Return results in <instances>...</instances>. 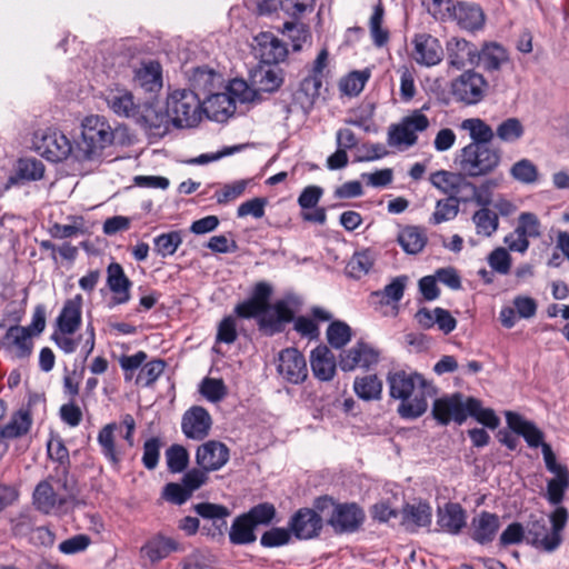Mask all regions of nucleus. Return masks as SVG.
Instances as JSON below:
<instances>
[{
    "mask_svg": "<svg viewBox=\"0 0 569 569\" xmlns=\"http://www.w3.org/2000/svg\"><path fill=\"white\" fill-rule=\"evenodd\" d=\"M248 8L257 11L259 14H268L281 8L286 12L301 13L306 10V4L298 0H244Z\"/></svg>",
    "mask_w": 569,
    "mask_h": 569,
    "instance_id": "34",
    "label": "nucleus"
},
{
    "mask_svg": "<svg viewBox=\"0 0 569 569\" xmlns=\"http://www.w3.org/2000/svg\"><path fill=\"white\" fill-rule=\"evenodd\" d=\"M569 487V473L562 472L556 475L555 478L550 479L547 485V500L553 505L559 507L558 505L562 501L565 491Z\"/></svg>",
    "mask_w": 569,
    "mask_h": 569,
    "instance_id": "57",
    "label": "nucleus"
},
{
    "mask_svg": "<svg viewBox=\"0 0 569 569\" xmlns=\"http://www.w3.org/2000/svg\"><path fill=\"white\" fill-rule=\"evenodd\" d=\"M502 159L499 148L491 144L468 143L456 157V164L467 178L486 177L495 172Z\"/></svg>",
    "mask_w": 569,
    "mask_h": 569,
    "instance_id": "3",
    "label": "nucleus"
},
{
    "mask_svg": "<svg viewBox=\"0 0 569 569\" xmlns=\"http://www.w3.org/2000/svg\"><path fill=\"white\" fill-rule=\"evenodd\" d=\"M113 142V131L103 117L89 116L82 122L81 138L76 141V161H98Z\"/></svg>",
    "mask_w": 569,
    "mask_h": 569,
    "instance_id": "2",
    "label": "nucleus"
},
{
    "mask_svg": "<svg viewBox=\"0 0 569 569\" xmlns=\"http://www.w3.org/2000/svg\"><path fill=\"white\" fill-rule=\"evenodd\" d=\"M465 178L466 177L461 174V171L459 173H455L446 170H439L430 176V182L445 194H450L458 190L465 181Z\"/></svg>",
    "mask_w": 569,
    "mask_h": 569,
    "instance_id": "47",
    "label": "nucleus"
},
{
    "mask_svg": "<svg viewBox=\"0 0 569 569\" xmlns=\"http://www.w3.org/2000/svg\"><path fill=\"white\" fill-rule=\"evenodd\" d=\"M525 133V128L519 119L508 118L503 120L495 130V136L506 143L517 142Z\"/></svg>",
    "mask_w": 569,
    "mask_h": 569,
    "instance_id": "52",
    "label": "nucleus"
},
{
    "mask_svg": "<svg viewBox=\"0 0 569 569\" xmlns=\"http://www.w3.org/2000/svg\"><path fill=\"white\" fill-rule=\"evenodd\" d=\"M164 367V361L160 359L147 362L140 369L136 382L146 387L151 386L163 372Z\"/></svg>",
    "mask_w": 569,
    "mask_h": 569,
    "instance_id": "63",
    "label": "nucleus"
},
{
    "mask_svg": "<svg viewBox=\"0 0 569 569\" xmlns=\"http://www.w3.org/2000/svg\"><path fill=\"white\" fill-rule=\"evenodd\" d=\"M327 339L332 348L341 349L351 340V328L343 321H333L327 329Z\"/></svg>",
    "mask_w": 569,
    "mask_h": 569,
    "instance_id": "56",
    "label": "nucleus"
},
{
    "mask_svg": "<svg viewBox=\"0 0 569 569\" xmlns=\"http://www.w3.org/2000/svg\"><path fill=\"white\" fill-rule=\"evenodd\" d=\"M486 89V79L482 74L475 71L463 72L451 84L455 98L466 104H476L481 101Z\"/></svg>",
    "mask_w": 569,
    "mask_h": 569,
    "instance_id": "10",
    "label": "nucleus"
},
{
    "mask_svg": "<svg viewBox=\"0 0 569 569\" xmlns=\"http://www.w3.org/2000/svg\"><path fill=\"white\" fill-rule=\"evenodd\" d=\"M499 529V516L488 511H481L472 518L471 538L476 542L485 546L493 541Z\"/></svg>",
    "mask_w": 569,
    "mask_h": 569,
    "instance_id": "22",
    "label": "nucleus"
},
{
    "mask_svg": "<svg viewBox=\"0 0 569 569\" xmlns=\"http://www.w3.org/2000/svg\"><path fill=\"white\" fill-rule=\"evenodd\" d=\"M509 173L513 180L522 184H533L539 180L538 167L527 158L516 161L511 166Z\"/></svg>",
    "mask_w": 569,
    "mask_h": 569,
    "instance_id": "46",
    "label": "nucleus"
},
{
    "mask_svg": "<svg viewBox=\"0 0 569 569\" xmlns=\"http://www.w3.org/2000/svg\"><path fill=\"white\" fill-rule=\"evenodd\" d=\"M44 164L36 158H22L17 163V177H11L10 182L14 183L17 178L28 181H36L43 178Z\"/></svg>",
    "mask_w": 569,
    "mask_h": 569,
    "instance_id": "41",
    "label": "nucleus"
},
{
    "mask_svg": "<svg viewBox=\"0 0 569 569\" xmlns=\"http://www.w3.org/2000/svg\"><path fill=\"white\" fill-rule=\"evenodd\" d=\"M107 103L118 116L136 119L139 114V107L134 102L132 93L127 90H112L107 97Z\"/></svg>",
    "mask_w": 569,
    "mask_h": 569,
    "instance_id": "33",
    "label": "nucleus"
},
{
    "mask_svg": "<svg viewBox=\"0 0 569 569\" xmlns=\"http://www.w3.org/2000/svg\"><path fill=\"white\" fill-rule=\"evenodd\" d=\"M190 86L192 91L202 94H210L216 89H220L223 84V79L220 73L208 67H197L189 76Z\"/></svg>",
    "mask_w": 569,
    "mask_h": 569,
    "instance_id": "28",
    "label": "nucleus"
},
{
    "mask_svg": "<svg viewBox=\"0 0 569 569\" xmlns=\"http://www.w3.org/2000/svg\"><path fill=\"white\" fill-rule=\"evenodd\" d=\"M136 119L149 130L150 134L156 137H163L172 124L168 108L163 112L160 108L152 104L146 106Z\"/></svg>",
    "mask_w": 569,
    "mask_h": 569,
    "instance_id": "23",
    "label": "nucleus"
},
{
    "mask_svg": "<svg viewBox=\"0 0 569 569\" xmlns=\"http://www.w3.org/2000/svg\"><path fill=\"white\" fill-rule=\"evenodd\" d=\"M278 372L291 383L303 382L308 376V369L302 353L295 348L282 350L279 355Z\"/></svg>",
    "mask_w": 569,
    "mask_h": 569,
    "instance_id": "13",
    "label": "nucleus"
},
{
    "mask_svg": "<svg viewBox=\"0 0 569 569\" xmlns=\"http://www.w3.org/2000/svg\"><path fill=\"white\" fill-rule=\"evenodd\" d=\"M480 60L486 70L493 71L500 69L508 61V53L501 46L488 43L480 52Z\"/></svg>",
    "mask_w": 569,
    "mask_h": 569,
    "instance_id": "50",
    "label": "nucleus"
},
{
    "mask_svg": "<svg viewBox=\"0 0 569 569\" xmlns=\"http://www.w3.org/2000/svg\"><path fill=\"white\" fill-rule=\"evenodd\" d=\"M382 20H383V8L379 3L375 7L372 16L369 21L370 33H371L373 43L377 47L385 46L389 39L388 31L382 28Z\"/></svg>",
    "mask_w": 569,
    "mask_h": 569,
    "instance_id": "59",
    "label": "nucleus"
},
{
    "mask_svg": "<svg viewBox=\"0 0 569 569\" xmlns=\"http://www.w3.org/2000/svg\"><path fill=\"white\" fill-rule=\"evenodd\" d=\"M375 262V254L370 250L357 252L347 264L348 273L353 278H361L367 274Z\"/></svg>",
    "mask_w": 569,
    "mask_h": 569,
    "instance_id": "55",
    "label": "nucleus"
},
{
    "mask_svg": "<svg viewBox=\"0 0 569 569\" xmlns=\"http://www.w3.org/2000/svg\"><path fill=\"white\" fill-rule=\"evenodd\" d=\"M194 511L204 519H210L214 523L226 525V518L230 516V510L222 506L210 502H201L194 506Z\"/></svg>",
    "mask_w": 569,
    "mask_h": 569,
    "instance_id": "61",
    "label": "nucleus"
},
{
    "mask_svg": "<svg viewBox=\"0 0 569 569\" xmlns=\"http://www.w3.org/2000/svg\"><path fill=\"white\" fill-rule=\"evenodd\" d=\"M107 283L110 290L114 293L113 303L121 305L126 303L130 299L129 289L131 286L130 280L123 272L122 267L119 263H111L108 267Z\"/></svg>",
    "mask_w": 569,
    "mask_h": 569,
    "instance_id": "31",
    "label": "nucleus"
},
{
    "mask_svg": "<svg viewBox=\"0 0 569 569\" xmlns=\"http://www.w3.org/2000/svg\"><path fill=\"white\" fill-rule=\"evenodd\" d=\"M321 87V76L315 73L308 76L301 81L300 88L296 93V98L302 106L311 107L315 100L319 97Z\"/></svg>",
    "mask_w": 569,
    "mask_h": 569,
    "instance_id": "42",
    "label": "nucleus"
},
{
    "mask_svg": "<svg viewBox=\"0 0 569 569\" xmlns=\"http://www.w3.org/2000/svg\"><path fill=\"white\" fill-rule=\"evenodd\" d=\"M181 428L186 437L201 440L209 433L211 417L204 408L192 407L183 415Z\"/></svg>",
    "mask_w": 569,
    "mask_h": 569,
    "instance_id": "18",
    "label": "nucleus"
},
{
    "mask_svg": "<svg viewBox=\"0 0 569 569\" xmlns=\"http://www.w3.org/2000/svg\"><path fill=\"white\" fill-rule=\"evenodd\" d=\"M254 42V54L264 64H277L288 53L286 44L270 32H260Z\"/></svg>",
    "mask_w": 569,
    "mask_h": 569,
    "instance_id": "14",
    "label": "nucleus"
},
{
    "mask_svg": "<svg viewBox=\"0 0 569 569\" xmlns=\"http://www.w3.org/2000/svg\"><path fill=\"white\" fill-rule=\"evenodd\" d=\"M168 112L177 128H193L202 119L199 94L188 89H177L167 98Z\"/></svg>",
    "mask_w": 569,
    "mask_h": 569,
    "instance_id": "7",
    "label": "nucleus"
},
{
    "mask_svg": "<svg viewBox=\"0 0 569 569\" xmlns=\"http://www.w3.org/2000/svg\"><path fill=\"white\" fill-rule=\"evenodd\" d=\"M254 525L250 519L242 515L238 517L230 529L229 538L232 543L236 545H247L251 543L256 540V535L253 532Z\"/></svg>",
    "mask_w": 569,
    "mask_h": 569,
    "instance_id": "43",
    "label": "nucleus"
},
{
    "mask_svg": "<svg viewBox=\"0 0 569 569\" xmlns=\"http://www.w3.org/2000/svg\"><path fill=\"white\" fill-rule=\"evenodd\" d=\"M293 319V311L286 301H277L272 307L260 313L259 327L267 335L280 332L284 323Z\"/></svg>",
    "mask_w": 569,
    "mask_h": 569,
    "instance_id": "20",
    "label": "nucleus"
},
{
    "mask_svg": "<svg viewBox=\"0 0 569 569\" xmlns=\"http://www.w3.org/2000/svg\"><path fill=\"white\" fill-rule=\"evenodd\" d=\"M54 485L56 491L59 492L60 505L68 500L74 499L78 495L76 481L69 476L67 466H62L56 478H50Z\"/></svg>",
    "mask_w": 569,
    "mask_h": 569,
    "instance_id": "44",
    "label": "nucleus"
},
{
    "mask_svg": "<svg viewBox=\"0 0 569 569\" xmlns=\"http://www.w3.org/2000/svg\"><path fill=\"white\" fill-rule=\"evenodd\" d=\"M468 398L457 392L436 399L432 407L435 419L441 425H448L450 421L461 425L468 418Z\"/></svg>",
    "mask_w": 569,
    "mask_h": 569,
    "instance_id": "9",
    "label": "nucleus"
},
{
    "mask_svg": "<svg viewBox=\"0 0 569 569\" xmlns=\"http://www.w3.org/2000/svg\"><path fill=\"white\" fill-rule=\"evenodd\" d=\"M117 430H119V427L116 422L108 423L100 429L97 438L101 447V453L114 467L119 466L123 455L121 449L116 445L114 432Z\"/></svg>",
    "mask_w": 569,
    "mask_h": 569,
    "instance_id": "32",
    "label": "nucleus"
},
{
    "mask_svg": "<svg viewBox=\"0 0 569 569\" xmlns=\"http://www.w3.org/2000/svg\"><path fill=\"white\" fill-rule=\"evenodd\" d=\"M313 507L339 535L356 532L366 519L365 511L357 503H339L329 496L317 498Z\"/></svg>",
    "mask_w": 569,
    "mask_h": 569,
    "instance_id": "4",
    "label": "nucleus"
},
{
    "mask_svg": "<svg viewBox=\"0 0 569 569\" xmlns=\"http://www.w3.org/2000/svg\"><path fill=\"white\" fill-rule=\"evenodd\" d=\"M428 126V118L416 110L412 114L406 117L400 124L390 128L388 142L390 146H413L417 142V132L425 131Z\"/></svg>",
    "mask_w": 569,
    "mask_h": 569,
    "instance_id": "11",
    "label": "nucleus"
},
{
    "mask_svg": "<svg viewBox=\"0 0 569 569\" xmlns=\"http://www.w3.org/2000/svg\"><path fill=\"white\" fill-rule=\"evenodd\" d=\"M397 241L406 253L417 254L426 247L427 236L420 228L408 226L399 231Z\"/></svg>",
    "mask_w": 569,
    "mask_h": 569,
    "instance_id": "37",
    "label": "nucleus"
},
{
    "mask_svg": "<svg viewBox=\"0 0 569 569\" xmlns=\"http://www.w3.org/2000/svg\"><path fill=\"white\" fill-rule=\"evenodd\" d=\"M310 366L316 378L329 381L336 373V357L326 346H318L311 351Z\"/></svg>",
    "mask_w": 569,
    "mask_h": 569,
    "instance_id": "24",
    "label": "nucleus"
},
{
    "mask_svg": "<svg viewBox=\"0 0 569 569\" xmlns=\"http://www.w3.org/2000/svg\"><path fill=\"white\" fill-rule=\"evenodd\" d=\"M181 242L182 237L179 231L162 233L154 239V251L161 257L171 256L177 251Z\"/></svg>",
    "mask_w": 569,
    "mask_h": 569,
    "instance_id": "60",
    "label": "nucleus"
},
{
    "mask_svg": "<svg viewBox=\"0 0 569 569\" xmlns=\"http://www.w3.org/2000/svg\"><path fill=\"white\" fill-rule=\"evenodd\" d=\"M137 86L143 90L153 92L162 87V70L161 66L157 61L143 62L134 71L133 77Z\"/></svg>",
    "mask_w": 569,
    "mask_h": 569,
    "instance_id": "30",
    "label": "nucleus"
},
{
    "mask_svg": "<svg viewBox=\"0 0 569 569\" xmlns=\"http://www.w3.org/2000/svg\"><path fill=\"white\" fill-rule=\"evenodd\" d=\"M322 518L316 508L300 509L291 519V530L299 539H311L319 535L322 528Z\"/></svg>",
    "mask_w": 569,
    "mask_h": 569,
    "instance_id": "19",
    "label": "nucleus"
},
{
    "mask_svg": "<svg viewBox=\"0 0 569 569\" xmlns=\"http://www.w3.org/2000/svg\"><path fill=\"white\" fill-rule=\"evenodd\" d=\"M234 98L241 102L252 101L254 92L243 80H233L229 86V92H211L206 96L202 104V116L222 122L233 114L236 110Z\"/></svg>",
    "mask_w": 569,
    "mask_h": 569,
    "instance_id": "5",
    "label": "nucleus"
},
{
    "mask_svg": "<svg viewBox=\"0 0 569 569\" xmlns=\"http://www.w3.org/2000/svg\"><path fill=\"white\" fill-rule=\"evenodd\" d=\"M353 390L363 400L379 399L382 392V382L376 375L356 378Z\"/></svg>",
    "mask_w": 569,
    "mask_h": 569,
    "instance_id": "48",
    "label": "nucleus"
},
{
    "mask_svg": "<svg viewBox=\"0 0 569 569\" xmlns=\"http://www.w3.org/2000/svg\"><path fill=\"white\" fill-rule=\"evenodd\" d=\"M413 59L427 67L438 64L442 59V48L439 40L430 34H418L415 40Z\"/></svg>",
    "mask_w": 569,
    "mask_h": 569,
    "instance_id": "21",
    "label": "nucleus"
},
{
    "mask_svg": "<svg viewBox=\"0 0 569 569\" xmlns=\"http://www.w3.org/2000/svg\"><path fill=\"white\" fill-rule=\"evenodd\" d=\"M6 338L10 341L16 350V355L24 358L31 353L32 341L28 328L14 326L9 328Z\"/></svg>",
    "mask_w": 569,
    "mask_h": 569,
    "instance_id": "45",
    "label": "nucleus"
},
{
    "mask_svg": "<svg viewBox=\"0 0 569 569\" xmlns=\"http://www.w3.org/2000/svg\"><path fill=\"white\" fill-rule=\"evenodd\" d=\"M81 295L74 296L64 302L63 308L57 319L58 328L63 333H74L81 323Z\"/></svg>",
    "mask_w": 569,
    "mask_h": 569,
    "instance_id": "29",
    "label": "nucleus"
},
{
    "mask_svg": "<svg viewBox=\"0 0 569 569\" xmlns=\"http://www.w3.org/2000/svg\"><path fill=\"white\" fill-rule=\"evenodd\" d=\"M177 547L178 545L172 538L158 535L141 548V553L151 562H157L177 550Z\"/></svg>",
    "mask_w": 569,
    "mask_h": 569,
    "instance_id": "36",
    "label": "nucleus"
},
{
    "mask_svg": "<svg viewBox=\"0 0 569 569\" xmlns=\"http://www.w3.org/2000/svg\"><path fill=\"white\" fill-rule=\"evenodd\" d=\"M282 82L281 69L272 64L261 66L251 74L254 94L257 92H274L281 87Z\"/></svg>",
    "mask_w": 569,
    "mask_h": 569,
    "instance_id": "25",
    "label": "nucleus"
},
{
    "mask_svg": "<svg viewBox=\"0 0 569 569\" xmlns=\"http://www.w3.org/2000/svg\"><path fill=\"white\" fill-rule=\"evenodd\" d=\"M457 24L467 31H477L485 24V13L480 6L472 2L458 1L452 4L448 14Z\"/></svg>",
    "mask_w": 569,
    "mask_h": 569,
    "instance_id": "16",
    "label": "nucleus"
},
{
    "mask_svg": "<svg viewBox=\"0 0 569 569\" xmlns=\"http://www.w3.org/2000/svg\"><path fill=\"white\" fill-rule=\"evenodd\" d=\"M471 221L476 233L483 238L491 237L499 228L498 213L489 208H480L473 212Z\"/></svg>",
    "mask_w": 569,
    "mask_h": 569,
    "instance_id": "38",
    "label": "nucleus"
},
{
    "mask_svg": "<svg viewBox=\"0 0 569 569\" xmlns=\"http://www.w3.org/2000/svg\"><path fill=\"white\" fill-rule=\"evenodd\" d=\"M408 280V276L396 277L383 290L373 292L372 297L379 298L381 303L398 302L403 297Z\"/></svg>",
    "mask_w": 569,
    "mask_h": 569,
    "instance_id": "51",
    "label": "nucleus"
},
{
    "mask_svg": "<svg viewBox=\"0 0 569 569\" xmlns=\"http://www.w3.org/2000/svg\"><path fill=\"white\" fill-rule=\"evenodd\" d=\"M379 360V352L371 346L358 342L340 355L339 366L343 371H351L357 367L369 368Z\"/></svg>",
    "mask_w": 569,
    "mask_h": 569,
    "instance_id": "17",
    "label": "nucleus"
},
{
    "mask_svg": "<svg viewBox=\"0 0 569 569\" xmlns=\"http://www.w3.org/2000/svg\"><path fill=\"white\" fill-rule=\"evenodd\" d=\"M370 77L368 70L352 71L340 81V90L348 96H358Z\"/></svg>",
    "mask_w": 569,
    "mask_h": 569,
    "instance_id": "58",
    "label": "nucleus"
},
{
    "mask_svg": "<svg viewBox=\"0 0 569 569\" xmlns=\"http://www.w3.org/2000/svg\"><path fill=\"white\" fill-rule=\"evenodd\" d=\"M461 129L469 132L471 142L479 144H490L495 138V131L483 120L479 118H469L461 122Z\"/></svg>",
    "mask_w": 569,
    "mask_h": 569,
    "instance_id": "39",
    "label": "nucleus"
},
{
    "mask_svg": "<svg viewBox=\"0 0 569 569\" xmlns=\"http://www.w3.org/2000/svg\"><path fill=\"white\" fill-rule=\"evenodd\" d=\"M31 426V416L26 410L18 411L11 420L0 430L2 438H18L26 435Z\"/></svg>",
    "mask_w": 569,
    "mask_h": 569,
    "instance_id": "49",
    "label": "nucleus"
},
{
    "mask_svg": "<svg viewBox=\"0 0 569 569\" xmlns=\"http://www.w3.org/2000/svg\"><path fill=\"white\" fill-rule=\"evenodd\" d=\"M506 420L508 427L516 433L522 436L530 447L537 448L540 446L542 448V445H547L543 442L542 431L538 429L535 423L525 420L520 415L507 411Z\"/></svg>",
    "mask_w": 569,
    "mask_h": 569,
    "instance_id": "27",
    "label": "nucleus"
},
{
    "mask_svg": "<svg viewBox=\"0 0 569 569\" xmlns=\"http://www.w3.org/2000/svg\"><path fill=\"white\" fill-rule=\"evenodd\" d=\"M448 64L456 70L477 64L480 61V51L478 48L462 39L451 38L446 44Z\"/></svg>",
    "mask_w": 569,
    "mask_h": 569,
    "instance_id": "12",
    "label": "nucleus"
},
{
    "mask_svg": "<svg viewBox=\"0 0 569 569\" xmlns=\"http://www.w3.org/2000/svg\"><path fill=\"white\" fill-rule=\"evenodd\" d=\"M33 503L38 510L49 513L60 505L59 492L50 479L39 482L33 492Z\"/></svg>",
    "mask_w": 569,
    "mask_h": 569,
    "instance_id": "35",
    "label": "nucleus"
},
{
    "mask_svg": "<svg viewBox=\"0 0 569 569\" xmlns=\"http://www.w3.org/2000/svg\"><path fill=\"white\" fill-rule=\"evenodd\" d=\"M466 511L459 503L448 502L438 509L437 523L445 532L457 535L466 526Z\"/></svg>",
    "mask_w": 569,
    "mask_h": 569,
    "instance_id": "26",
    "label": "nucleus"
},
{
    "mask_svg": "<svg viewBox=\"0 0 569 569\" xmlns=\"http://www.w3.org/2000/svg\"><path fill=\"white\" fill-rule=\"evenodd\" d=\"M167 465L171 472H181L189 462V455L184 447L173 445L166 451Z\"/></svg>",
    "mask_w": 569,
    "mask_h": 569,
    "instance_id": "62",
    "label": "nucleus"
},
{
    "mask_svg": "<svg viewBox=\"0 0 569 569\" xmlns=\"http://www.w3.org/2000/svg\"><path fill=\"white\" fill-rule=\"evenodd\" d=\"M569 513L565 507H557L549 516V529L543 518L531 520L527 526V538L530 543L545 551L556 550L561 541V532L568 522Z\"/></svg>",
    "mask_w": 569,
    "mask_h": 569,
    "instance_id": "6",
    "label": "nucleus"
},
{
    "mask_svg": "<svg viewBox=\"0 0 569 569\" xmlns=\"http://www.w3.org/2000/svg\"><path fill=\"white\" fill-rule=\"evenodd\" d=\"M431 507L428 503L407 505L403 509V521L408 527H427L431 523Z\"/></svg>",
    "mask_w": 569,
    "mask_h": 569,
    "instance_id": "40",
    "label": "nucleus"
},
{
    "mask_svg": "<svg viewBox=\"0 0 569 569\" xmlns=\"http://www.w3.org/2000/svg\"><path fill=\"white\" fill-rule=\"evenodd\" d=\"M229 460L228 447L217 440H209L198 447L196 461L204 471L221 469Z\"/></svg>",
    "mask_w": 569,
    "mask_h": 569,
    "instance_id": "15",
    "label": "nucleus"
},
{
    "mask_svg": "<svg viewBox=\"0 0 569 569\" xmlns=\"http://www.w3.org/2000/svg\"><path fill=\"white\" fill-rule=\"evenodd\" d=\"M33 144L36 151L50 161L58 162L68 158L76 160V143L71 144L62 132L50 130L40 138L37 136Z\"/></svg>",
    "mask_w": 569,
    "mask_h": 569,
    "instance_id": "8",
    "label": "nucleus"
},
{
    "mask_svg": "<svg viewBox=\"0 0 569 569\" xmlns=\"http://www.w3.org/2000/svg\"><path fill=\"white\" fill-rule=\"evenodd\" d=\"M468 416L473 417L478 422L483 426L496 429L499 426V418L492 409L482 408L481 401L469 397L468 398Z\"/></svg>",
    "mask_w": 569,
    "mask_h": 569,
    "instance_id": "53",
    "label": "nucleus"
},
{
    "mask_svg": "<svg viewBox=\"0 0 569 569\" xmlns=\"http://www.w3.org/2000/svg\"><path fill=\"white\" fill-rule=\"evenodd\" d=\"M459 212V201L456 197L440 199L436 203L435 211L431 217V223L439 224L445 221L452 220Z\"/></svg>",
    "mask_w": 569,
    "mask_h": 569,
    "instance_id": "54",
    "label": "nucleus"
},
{
    "mask_svg": "<svg viewBox=\"0 0 569 569\" xmlns=\"http://www.w3.org/2000/svg\"><path fill=\"white\" fill-rule=\"evenodd\" d=\"M250 180H238L232 183L224 184L219 191L216 192V199L219 204H226L236 200L243 194Z\"/></svg>",
    "mask_w": 569,
    "mask_h": 569,
    "instance_id": "64",
    "label": "nucleus"
},
{
    "mask_svg": "<svg viewBox=\"0 0 569 569\" xmlns=\"http://www.w3.org/2000/svg\"><path fill=\"white\" fill-rule=\"evenodd\" d=\"M387 382L390 397L401 401L398 413L406 419L422 416L428 409V398H433L437 393L436 387L417 372H389Z\"/></svg>",
    "mask_w": 569,
    "mask_h": 569,
    "instance_id": "1",
    "label": "nucleus"
}]
</instances>
